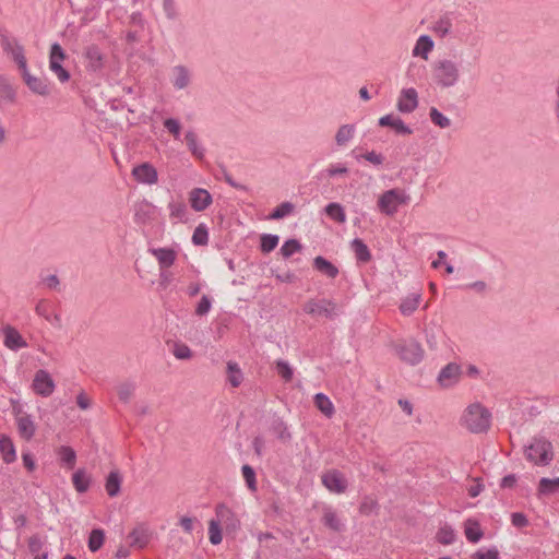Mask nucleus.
I'll use <instances>...</instances> for the list:
<instances>
[{
    "label": "nucleus",
    "mask_w": 559,
    "mask_h": 559,
    "mask_svg": "<svg viewBox=\"0 0 559 559\" xmlns=\"http://www.w3.org/2000/svg\"><path fill=\"white\" fill-rule=\"evenodd\" d=\"M276 371L285 382H290L294 376L292 367L285 360L276 361Z\"/></svg>",
    "instance_id": "nucleus-52"
},
{
    "label": "nucleus",
    "mask_w": 559,
    "mask_h": 559,
    "mask_svg": "<svg viewBox=\"0 0 559 559\" xmlns=\"http://www.w3.org/2000/svg\"><path fill=\"white\" fill-rule=\"evenodd\" d=\"M301 248L302 247L297 239H288L281 247V254L287 259L292 257L295 252L300 251Z\"/></svg>",
    "instance_id": "nucleus-49"
},
{
    "label": "nucleus",
    "mask_w": 559,
    "mask_h": 559,
    "mask_svg": "<svg viewBox=\"0 0 559 559\" xmlns=\"http://www.w3.org/2000/svg\"><path fill=\"white\" fill-rule=\"evenodd\" d=\"M209 535L210 542L213 545H218L223 539L219 523L214 519L210 521Z\"/></svg>",
    "instance_id": "nucleus-53"
},
{
    "label": "nucleus",
    "mask_w": 559,
    "mask_h": 559,
    "mask_svg": "<svg viewBox=\"0 0 559 559\" xmlns=\"http://www.w3.org/2000/svg\"><path fill=\"white\" fill-rule=\"evenodd\" d=\"M150 538H151V534H150L148 530L143 525L136 526L129 534V539H130L131 545L135 546L138 548L145 547L148 544Z\"/></svg>",
    "instance_id": "nucleus-23"
},
{
    "label": "nucleus",
    "mask_w": 559,
    "mask_h": 559,
    "mask_svg": "<svg viewBox=\"0 0 559 559\" xmlns=\"http://www.w3.org/2000/svg\"><path fill=\"white\" fill-rule=\"evenodd\" d=\"M418 106V94L413 87L404 88L397 100V109L403 114L413 112Z\"/></svg>",
    "instance_id": "nucleus-14"
},
{
    "label": "nucleus",
    "mask_w": 559,
    "mask_h": 559,
    "mask_svg": "<svg viewBox=\"0 0 559 559\" xmlns=\"http://www.w3.org/2000/svg\"><path fill=\"white\" fill-rule=\"evenodd\" d=\"M379 126L381 127H390L394 129L400 134H412V129L404 123V121L394 117L393 115H385L379 119Z\"/></svg>",
    "instance_id": "nucleus-22"
},
{
    "label": "nucleus",
    "mask_w": 559,
    "mask_h": 559,
    "mask_svg": "<svg viewBox=\"0 0 559 559\" xmlns=\"http://www.w3.org/2000/svg\"><path fill=\"white\" fill-rule=\"evenodd\" d=\"M433 47L435 44L431 37L428 35H421L417 39L412 55L414 57H421L424 60H428V56L432 51Z\"/></svg>",
    "instance_id": "nucleus-21"
},
{
    "label": "nucleus",
    "mask_w": 559,
    "mask_h": 559,
    "mask_svg": "<svg viewBox=\"0 0 559 559\" xmlns=\"http://www.w3.org/2000/svg\"><path fill=\"white\" fill-rule=\"evenodd\" d=\"M525 457L539 466H547L554 460L552 444L545 438H534L532 442L525 447Z\"/></svg>",
    "instance_id": "nucleus-3"
},
{
    "label": "nucleus",
    "mask_w": 559,
    "mask_h": 559,
    "mask_svg": "<svg viewBox=\"0 0 559 559\" xmlns=\"http://www.w3.org/2000/svg\"><path fill=\"white\" fill-rule=\"evenodd\" d=\"M171 83L176 90H183L191 83V72L185 66H175L171 69Z\"/></svg>",
    "instance_id": "nucleus-19"
},
{
    "label": "nucleus",
    "mask_w": 559,
    "mask_h": 559,
    "mask_svg": "<svg viewBox=\"0 0 559 559\" xmlns=\"http://www.w3.org/2000/svg\"><path fill=\"white\" fill-rule=\"evenodd\" d=\"M354 134V124H343L336 131L335 142L338 146H345L353 139Z\"/></svg>",
    "instance_id": "nucleus-36"
},
{
    "label": "nucleus",
    "mask_w": 559,
    "mask_h": 559,
    "mask_svg": "<svg viewBox=\"0 0 559 559\" xmlns=\"http://www.w3.org/2000/svg\"><path fill=\"white\" fill-rule=\"evenodd\" d=\"M295 206L290 202H283L269 215V219H282L293 213Z\"/></svg>",
    "instance_id": "nucleus-45"
},
{
    "label": "nucleus",
    "mask_w": 559,
    "mask_h": 559,
    "mask_svg": "<svg viewBox=\"0 0 559 559\" xmlns=\"http://www.w3.org/2000/svg\"><path fill=\"white\" fill-rule=\"evenodd\" d=\"M409 200V197L402 190L391 189L382 193L378 200L379 210L386 214L393 215L397 212L400 204H405Z\"/></svg>",
    "instance_id": "nucleus-4"
},
{
    "label": "nucleus",
    "mask_w": 559,
    "mask_h": 559,
    "mask_svg": "<svg viewBox=\"0 0 559 559\" xmlns=\"http://www.w3.org/2000/svg\"><path fill=\"white\" fill-rule=\"evenodd\" d=\"M150 252L157 259L162 270L171 266L177 257L176 251L170 248H153Z\"/></svg>",
    "instance_id": "nucleus-20"
},
{
    "label": "nucleus",
    "mask_w": 559,
    "mask_h": 559,
    "mask_svg": "<svg viewBox=\"0 0 559 559\" xmlns=\"http://www.w3.org/2000/svg\"><path fill=\"white\" fill-rule=\"evenodd\" d=\"M559 489V477L557 478H542L538 485V495L548 496L555 493Z\"/></svg>",
    "instance_id": "nucleus-39"
},
{
    "label": "nucleus",
    "mask_w": 559,
    "mask_h": 559,
    "mask_svg": "<svg viewBox=\"0 0 559 559\" xmlns=\"http://www.w3.org/2000/svg\"><path fill=\"white\" fill-rule=\"evenodd\" d=\"M461 377V367L455 362H450L445 367H443L438 376L439 383L449 388L455 384Z\"/></svg>",
    "instance_id": "nucleus-17"
},
{
    "label": "nucleus",
    "mask_w": 559,
    "mask_h": 559,
    "mask_svg": "<svg viewBox=\"0 0 559 559\" xmlns=\"http://www.w3.org/2000/svg\"><path fill=\"white\" fill-rule=\"evenodd\" d=\"M323 524L334 532H342L344 524L340 520L337 513L331 508H325L322 516Z\"/></svg>",
    "instance_id": "nucleus-30"
},
{
    "label": "nucleus",
    "mask_w": 559,
    "mask_h": 559,
    "mask_svg": "<svg viewBox=\"0 0 559 559\" xmlns=\"http://www.w3.org/2000/svg\"><path fill=\"white\" fill-rule=\"evenodd\" d=\"M431 75L439 88L454 87L461 80L460 64L448 58L436 60L431 64Z\"/></svg>",
    "instance_id": "nucleus-2"
},
{
    "label": "nucleus",
    "mask_w": 559,
    "mask_h": 559,
    "mask_svg": "<svg viewBox=\"0 0 559 559\" xmlns=\"http://www.w3.org/2000/svg\"><path fill=\"white\" fill-rule=\"evenodd\" d=\"M350 248L355 253V258L358 262L367 263L371 260V253L368 246L359 238H355L350 242Z\"/></svg>",
    "instance_id": "nucleus-26"
},
{
    "label": "nucleus",
    "mask_w": 559,
    "mask_h": 559,
    "mask_svg": "<svg viewBox=\"0 0 559 559\" xmlns=\"http://www.w3.org/2000/svg\"><path fill=\"white\" fill-rule=\"evenodd\" d=\"M455 534L451 527H442L437 534V539L442 545H450L454 542Z\"/></svg>",
    "instance_id": "nucleus-54"
},
{
    "label": "nucleus",
    "mask_w": 559,
    "mask_h": 559,
    "mask_svg": "<svg viewBox=\"0 0 559 559\" xmlns=\"http://www.w3.org/2000/svg\"><path fill=\"white\" fill-rule=\"evenodd\" d=\"M2 332L4 336L3 343L11 350H19L27 346V343L15 328L7 325Z\"/></svg>",
    "instance_id": "nucleus-18"
},
{
    "label": "nucleus",
    "mask_w": 559,
    "mask_h": 559,
    "mask_svg": "<svg viewBox=\"0 0 559 559\" xmlns=\"http://www.w3.org/2000/svg\"><path fill=\"white\" fill-rule=\"evenodd\" d=\"M194 523H195V520L192 518H189V516H182L179 521L180 526L188 534L192 533V531L194 528Z\"/></svg>",
    "instance_id": "nucleus-64"
},
{
    "label": "nucleus",
    "mask_w": 559,
    "mask_h": 559,
    "mask_svg": "<svg viewBox=\"0 0 559 559\" xmlns=\"http://www.w3.org/2000/svg\"><path fill=\"white\" fill-rule=\"evenodd\" d=\"M170 217L182 221L187 214V206L182 201H171L168 204Z\"/></svg>",
    "instance_id": "nucleus-48"
},
{
    "label": "nucleus",
    "mask_w": 559,
    "mask_h": 559,
    "mask_svg": "<svg viewBox=\"0 0 559 559\" xmlns=\"http://www.w3.org/2000/svg\"><path fill=\"white\" fill-rule=\"evenodd\" d=\"M278 236L272 234H263L261 236L260 248L263 253H270L278 245Z\"/></svg>",
    "instance_id": "nucleus-44"
},
{
    "label": "nucleus",
    "mask_w": 559,
    "mask_h": 559,
    "mask_svg": "<svg viewBox=\"0 0 559 559\" xmlns=\"http://www.w3.org/2000/svg\"><path fill=\"white\" fill-rule=\"evenodd\" d=\"M187 146L191 154L199 159L204 157V148L198 143V135L194 131H188L185 135Z\"/></svg>",
    "instance_id": "nucleus-35"
},
{
    "label": "nucleus",
    "mask_w": 559,
    "mask_h": 559,
    "mask_svg": "<svg viewBox=\"0 0 559 559\" xmlns=\"http://www.w3.org/2000/svg\"><path fill=\"white\" fill-rule=\"evenodd\" d=\"M314 405L328 418H331L335 413L333 403L323 393H317L314 395Z\"/></svg>",
    "instance_id": "nucleus-31"
},
{
    "label": "nucleus",
    "mask_w": 559,
    "mask_h": 559,
    "mask_svg": "<svg viewBox=\"0 0 559 559\" xmlns=\"http://www.w3.org/2000/svg\"><path fill=\"white\" fill-rule=\"evenodd\" d=\"M322 484L328 490L334 493H343L347 489V480L337 469H331L321 476Z\"/></svg>",
    "instance_id": "nucleus-11"
},
{
    "label": "nucleus",
    "mask_w": 559,
    "mask_h": 559,
    "mask_svg": "<svg viewBox=\"0 0 559 559\" xmlns=\"http://www.w3.org/2000/svg\"><path fill=\"white\" fill-rule=\"evenodd\" d=\"M105 542V533L100 528H94L88 536V549L92 552H96L102 548Z\"/></svg>",
    "instance_id": "nucleus-40"
},
{
    "label": "nucleus",
    "mask_w": 559,
    "mask_h": 559,
    "mask_svg": "<svg viewBox=\"0 0 559 559\" xmlns=\"http://www.w3.org/2000/svg\"><path fill=\"white\" fill-rule=\"evenodd\" d=\"M457 23L459 21L456 19H452L450 15L445 14L433 22L431 29L439 38H445L448 36L460 37L456 27Z\"/></svg>",
    "instance_id": "nucleus-10"
},
{
    "label": "nucleus",
    "mask_w": 559,
    "mask_h": 559,
    "mask_svg": "<svg viewBox=\"0 0 559 559\" xmlns=\"http://www.w3.org/2000/svg\"><path fill=\"white\" fill-rule=\"evenodd\" d=\"M243 379L242 372L235 361L227 362V381L233 388H237L241 384Z\"/></svg>",
    "instance_id": "nucleus-38"
},
{
    "label": "nucleus",
    "mask_w": 559,
    "mask_h": 559,
    "mask_svg": "<svg viewBox=\"0 0 559 559\" xmlns=\"http://www.w3.org/2000/svg\"><path fill=\"white\" fill-rule=\"evenodd\" d=\"M135 392V384L133 382H123L117 386V394L119 400L127 404L131 401Z\"/></svg>",
    "instance_id": "nucleus-42"
},
{
    "label": "nucleus",
    "mask_w": 559,
    "mask_h": 559,
    "mask_svg": "<svg viewBox=\"0 0 559 559\" xmlns=\"http://www.w3.org/2000/svg\"><path fill=\"white\" fill-rule=\"evenodd\" d=\"M325 171L329 177H335L346 175L348 173V168L345 165H331Z\"/></svg>",
    "instance_id": "nucleus-62"
},
{
    "label": "nucleus",
    "mask_w": 559,
    "mask_h": 559,
    "mask_svg": "<svg viewBox=\"0 0 559 559\" xmlns=\"http://www.w3.org/2000/svg\"><path fill=\"white\" fill-rule=\"evenodd\" d=\"M304 311L316 317L332 319L338 314L337 305L330 299H310L304 306Z\"/></svg>",
    "instance_id": "nucleus-5"
},
{
    "label": "nucleus",
    "mask_w": 559,
    "mask_h": 559,
    "mask_svg": "<svg viewBox=\"0 0 559 559\" xmlns=\"http://www.w3.org/2000/svg\"><path fill=\"white\" fill-rule=\"evenodd\" d=\"M472 557L473 559H500L499 551L496 547L490 549H478Z\"/></svg>",
    "instance_id": "nucleus-57"
},
{
    "label": "nucleus",
    "mask_w": 559,
    "mask_h": 559,
    "mask_svg": "<svg viewBox=\"0 0 559 559\" xmlns=\"http://www.w3.org/2000/svg\"><path fill=\"white\" fill-rule=\"evenodd\" d=\"M35 311L38 316L45 318L47 321H50L48 304L45 300H41L36 305Z\"/></svg>",
    "instance_id": "nucleus-63"
},
{
    "label": "nucleus",
    "mask_w": 559,
    "mask_h": 559,
    "mask_svg": "<svg viewBox=\"0 0 559 559\" xmlns=\"http://www.w3.org/2000/svg\"><path fill=\"white\" fill-rule=\"evenodd\" d=\"M325 214L333 221L337 223L346 222V214L344 207L336 202L329 203L324 209Z\"/></svg>",
    "instance_id": "nucleus-37"
},
{
    "label": "nucleus",
    "mask_w": 559,
    "mask_h": 559,
    "mask_svg": "<svg viewBox=\"0 0 559 559\" xmlns=\"http://www.w3.org/2000/svg\"><path fill=\"white\" fill-rule=\"evenodd\" d=\"M212 195L202 188H194L189 193V202L191 207L197 212L206 210L212 203Z\"/></svg>",
    "instance_id": "nucleus-15"
},
{
    "label": "nucleus",
    "mask_w": 559,
    "mask_h": 559,
    "mask_svg": "<svg viewBox=\"0 0 559 559\" xmlns=\"http://www.w3.org/2000/svg\"><path fill=\"white\" fill-rule=\"evenodd\" d=\"M241 472H242V476L246 480L248 488L251 491H255L257 490V480H255L254 469L250 465L246 464L241 467Z\"/></svg>",
    "instance_id": "nucleus-51"
},
{
    "label": "nucleus",
    "mask_w": 559,
    "mask_h": 559,
    "mask_svg": "<svg viewBox=\"0 0 559 559\" xmlns=\"http://www.w3.org/2000/svg\"><path fill=\"white\" fill-rule=\"evenodd\" d=\"M491 413L480 403L469 404L460 418V425L472 433H484L490 428Z\"/></svg>",
    "instance_id": "nucleus-1"
},
{
    "label": "nucleus",
    "mask_w": 559,
    "mask_h": 559,
    "mask_svg": "<svg viewBox=\"0 0 559 559\" xmlns=\"http://www.w3.org/2000/svg\"><path fill=\"white\" fill-rule=\"evenodd\" d=\"M421 295L419 293H413L406 296L401 305L400 310L404 316H411L419 306Z\"/></svg>",
    "instance_id": "nucleus-34"
},
{
    "label": "nucleus",
    "mask_w": 559,
    "mask_h": 559,
    "mask_svg": "<svg viewBox=\"0 0 559 559\" xmlns=\"http://www.w3.org/2000/svg\"><path fill=\"white\" fill-rule=\"evenodd\" d=\"M192 242L195 246H205L209 242V233L204 224H200L195 227L192 235Z\"/></svg>",
    "instance_id": "nucleus-47"
},
{
    "label": "nucleus",
    "mask_w": 559,
    "mask_h": 559,
    "mask_svg": "<svg viewBox=\"0 0 559 559\" xmlns=\"http://www.w3.org/2000/svg\"><path fill=\"white\" fill-rule=\"evenodd\" d=\"M121 483H122V477L119 473V471H111L107 478H106V484H105V489L108 493L109 497H116L119 495L120 492V488H121Z\"/></svg>",
    "instance_id": "nucleus-28"
},
{
    "label": "nucleus",
    "mask_w": 559,
    "mask_h": 559,
    "mask_svg": "<svg viewBox=\"0 0 559 559\" xmlns=\"http://www.w3.org/2000/svg\"><path fill=\"white\" fill-rule=\"evenodd\" d=\"M14 62L16 63L21 74L28 70L27 61L24 55V49L19 43H14V50L10 53Z\"/></svg>",
    "instance_id": "nucleus-41"
},
{
    "label": "nucleus",
    "mask_w": 559,
    "mask_h": 559,
    "mask_svg": "<svg viewBox=\"0 0 559 559\" xmlns=\"http://www.w3.org/2000/svg\"><path fill=\"white\" fill-rule=\"evenodd\" d=\"M429 118L435 126L441 129H445L451 126V120L448 117H445L441 111H439L436 107L430 108Z\"/></svg>",
    "instance_id": "nucleus-43"
},
{
    "label": "nucleus",
    "mask_w": 559,
    "mask_h": 559,
    "mask_svg": "<svg viewBox=\"0 0 559 559\" xmlns=\"http://www.w3.org/2000/svg\"><path fill=\"white\" fill-rule=\"evenodd\" d=\"M216 521L227 527L235 528L238 525V520L235 518L231 510L225 504H218L216 507Z\"/></svg>",
    "instance_id": "nucleus-25"
},
{
    "label": "nucleus",
    "mask_w": 559,
    "mask_h": 559,
    "mask_svg": "<svg viewBox=\"0 0 559 559\" xmlns=\"http://www.w3.org/2000/svg\"><path fill=\"white\" fill-rule=\"evenodd\" d=\"M72 483L75 490L80 493L86 492L91 485V477L85 469L80 468L72 475Z\"/></svg>",
    "instance_id": "nucleus-33"
},
{
    "label": "nucleus",
    "mask_w": 559,
    "mask_h": 559,
    "mask_svg": "<svg viewBox=\"0 0 559 559\" xmlns=\"http://www.w3.org/2000/svg\"><path fill=\"white\" fill-rule=\"evenodd\" d=\"M66 59V53L62 47L55 43L51 45L49 55V69L57 75L61 83H66L70 80V73L62 67V61Z\"/></svg>",
    "instance_id": "nucleus-7"
},
{
    "label": "nucleus",
    "mask_w": 559,
    "mask_h": 559,
    "mask_svg": "<svg viewBox=\"0 0 559 559\" xmlns=\"http://www.w3.org/2000/svg\"><path fill=\"white\" fill-rule=\"evenodd\" d=\"M212 307V301L209 296L204 295L202 296L201 300L199 301L197 308H195V314L197 316H205L209 313Z\"/></svg>",
    "instance_id": "nucleus-58"
},
{
    "label": "nucleus",
    "mask_w": 559,
    "mask_h": 559,
    "mask_svg": "<svg viewBox=\"0 0 559 559\" xmlns=\"http://www.w3.org/2000/svg\"><path fill=\"white\" fill-rule=\"evenodd\" d=\"M378 509V503L370 497H365L359 506V512L364 515H370Z\"/></svg>",
    "instance_id": "nucleus-55"
},
{
    "label": "nucleus",
    "mask_w": 559,
    "mask_h": 559,
    "mask_svg": "<svg viewBox=\"0 0 559 559\" xmlns=\"http://www.w3.org/2000/svg\"><path fill=\"white\" fill-rule=\"evenodd\" d=\"M396 353L402 360L411 365H416L424 357V349L420 344L415 341L404 342L396 346Z\"/></svg>",
    "instance_id": "nucleus-8"
},
{
    "label": "nucleus",
    "mask_w": 559,
    "mask_h": 559,
    "mask_svg": "<svg viewBox=\"0 0 559 559\" xmlns=\"http://www.w3.org/2000/svg\"><path fill=\"white\" fill-rule=\"evenodd\" d=\"M174 356L178 359H189L192 356V352L186 344H176Z\"/></svg>",
    "instance_id": "nucleus-60"
},
{
    "label": "nucleus",
    "mask_w": 559,
    "mask_h": 559,
    "mask_svg": "<svg viewBox=\"0 0 559 559\" xmlns=\"http://www.w3.org/2000/svg\"><path fill=\"white\" fill-rule=\"evenodd\" d=\"M82 56L87 72L100 73L105 69L106 56L97 45H87Z\"/></svg>",
    "instance_id": "nucleus-6"
},
{
    "label": "nucleus",
    "mask_w": 559,
    "mask_h": 559,
    "mask_svg": "<svg viewBox=\"0 0 559 559\" xmlns=\"http://www.w3.org/2000/svg\"><path fill=\"white\" fill-rule=\"evenodd\" d=\"M0 452L5 463H12L16 460V452L12 440L5 436L0 435Z\"/></svg>",
    "instance_id": "nucleus-29"
},
{
    "label": "nucleus",
    "mask_w": 559,
    "mask_h": 559,
    "mask_svg": "<svg viewBox=\"0 0 559 559\" xmlns=\"http://www.w3.org/2000/svg\"><path fill=\"white\" fill-rule=\"evenodd\" d=\"M163 9L168 20H175L178 16L175 0H163Z\"/></svg>",
    "instance_id": "nucleus-59"
},
{
    "label": "nucleus",
    "mask_w": 559,
    "mask_h": 559,
    "mask_svg": "<svg viewBox=\"0 0 559 559\" xmlns=\"http://www.w3.org/2000/svg\"><path fill=\"white\" fill-rule=\"evenodd\" d=\"M313 267L330 278H335L338 275V269L321 255L314 258Z\"/></svg>",
    "instance_id": "nucleus-27"
},
{
    "label": "nucleus",
    "mask_w": 559,
    "mask_h": 559,
    "mask_svg": "<svg viewBox=\"0 0 559 559\" xmlns=\"http://www.w3.org/2000/svg\"><path fill=\"white\" fill-rule=\"evenodd\" d=\"M464 527L467 540H469L471 543H478L481 539L484 533L480 528L479 523L476 520L467 519L465 521Z\"/></svg>",
    "instance_id": "nucleus-32"
},
{
    "label": "nucleus",
    "mask_w": 559,
    "mask_h": 559,
    "mask_svg": "<svg viewBox=\"0 0 559 559\" xmlns=\"http://www.w3.org/2000/svg\"><path fill=\"white\" fill-rule=\"evenodd\" d=\"M362 158L377 166L381 165L384 160V157L381 154L376 153L374 151L365 153L362 155Z\"/></svg>",
    "instance_id": "nucleus-61"
},
{
    "label": "nucleus",
    "mask_w": 559,
    "mask_h": 559,
    "mask_svg": "<svg viewBox=\"0 0 559 559\" xmlns=\"http://www.w3.org/2000/svg\"><path fill=\"white\" fill-rule=\"evenodd\" d=\"M0 91L2 98L9 100L10 103H13L15 100L16 92L4 78L0 79Z\"/></svg>",
    "instance_id": "nucleus-50"
},
{
    "label": "nucleus",
    "mask_w": 559,
    "mask_h": 559,
    "mask_svg": "<svg viewBox=\"0 0 559 559\" xmlns=\"http://www.w3.org/2000/svg\"><path fill=\"white\" fill-rule=\"evenodd\" d=\"M270 430L284 443L289 442L292 439V435L288 431L286 423L280 417H273Z\"/></svg>",
    "instance_id": "nucleus-24"
},
{
    "label": "nucleus",
    "mask_w": 559,
    "mask_h": 559,
    "mask_svg": "<svg viewBox=\"0 0 559 559\" xmlns=\"http://www.w3.org/2000/svg\"><path fill=\"white\" fill-rule=\"evenodd\" d=\"M32 388L36 394L48 397L53 393L56 385L51 376L40 369L34 376Z\"/></svg>",
    "instance_id": "nucleus-9"
},
{
    "label": "nucleus",
    "mask_w": 559,
    "mask_h": 559,
    "mask_svg": "<svg viewBox=\"0 0 559 559\" xmlns=\"http://www.w3.org/2000/svg\"><path fill=\"white\" fill-rule=\"evenodd\" d=\"M165 129L174 135L176 140L180 138L181 126L180 122L175 118H168L164 121Z\"/></svg>",
    "instance_id": "nucleus-56"
},
{
    "label": "nucleus",
    "mask_w": 559,
    "mask_h": 559,
    "mask_svg": "<svg viewBox=\"0 0 559 559\" xmlns=\"http://www.w3.org/2000/svg\"><path fill=\"white\" fill-rule=\"evenodd\" d=\"M22 78L26 86L34 93L40 96H49L51 93L50 83L45 78L34 76L29 71L22 73Z\"/></svg>",
    "instance_id": "nucleus-13"
},
{
    "label": "nucleus",
    "mask_w": 559,
    "mask_h": 559,
    "mask_svg": "<svg viewBox=\"0 0 559 559\" xmlns=\"http://www.w3.org/2000/svg\"><path fill=\"white\" fill-rule=\"evenodd\" d=\"M58 455L62 463L67 464L70 468L74 467L76 454L72 448L62 445L58 451Z\"/></svg>",
    "instance_id": "nucleus-46"
},
{
    "label": "nucleus",
    "mask_w": 559,
    "mask_h": 559,
    "mask_svg": "<svg viewBox=\"0 0 559 559\" xmlns=\"http://www.w3.org/2000/svg\"><path fill=\"white\" fill-rule=\"evenodd\" d=\"M17 431L24 440H31L36 432V425L32 419L31 415L19 412L16 415Z\"/></svg>",
    "instance_id": "nucleus-16"
},
{
    "label": "nucleus",
    "mask_w": 559,
    "mask_h": 559,
    "mask_svg": "<svg viewBox=\"0 0 559 559\" xmlns=\"http://www.w3.org/2000/svg\"><path fill=\"white\" fill-rule=\"evenodd\" d=\"M131 174L139 183L153 186L158 181L157 169L147 162L133 167Z\"/></svg>",
    "instance_id": "nucleus-12"
}]
</instances>
